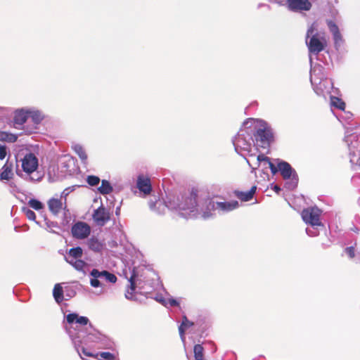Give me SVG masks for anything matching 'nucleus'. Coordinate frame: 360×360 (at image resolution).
<instances>
[{
  "mask_svg": "<svg viewBox=\"0 0 360 360\" xmlns=\"http://www.w3.org/2000/svg\"><path fill=\"white\" fill-rule=\"evenodd\" d=\"M330 103L333 107H335L339 110H344L345 108V103L339 98L335 96H330Z\"/></svg>",
  "mask_w": 360,
  "mask_h": 360,
  "instance_id": "nucleus-31",
  "label": "nucleus"
},
{
  "mask_svg": "<svg viewBox=\"0 0 360 360\" xmlns=\"http://www.w3.org/2000/svg\"><path fill=\"white\" fill-rule=\"evenodd\" d=\"M321 213V211L318 207H309L302 211V218L306 224L313 227L322 226L323 224L320 220Z\"/></svg>",
  "mask_w": 360,
  "mask_h": 360,
  "instance_id": "nucleus-14",
  "label": "nucleus"
},
{
  "mask_svg": "<svg viewBox=\"0 0 360 360\" xmlns=\"http://www.w3.org/2000/svg\"><path fill=\"white\" fill-rule=\"evenodd\" d=\"M39 166L38 158L32 153L26 154L21 160L22 169H18L16 174L23 179L36 182L41 179L42 176L37 172Z\"/></svg>",
  "mask_w": 360,
  "mask_h": 360,
  "instance_id": "nucleus-6",
  "label": "nucleus"
},
{
  "mask_svg": "<svg viewBox=\"0 0 360 360\" xmlns=\"http://www.w3.org/2000/svg\"><path fill=\"white\" fill-rule=\"evenodd\" d=\"M323 70V67L319 64L311 66L310 70V82L314 91L319 96L330 94L333 88V82L326 77Z\"/></svg>",
  "mask_w": 360,
  "mask_h": 360,
  "instance_id": "nucleus-5",
  "label": "nucleus"
},
{
  "mask_svg": "<svg viewBox=\"0 0 360 360\" xmlns=\"http://www.w3.org/2000/svg\"><path fill=\"white\" fill-rule=\"evenodd\" d=\"M22 212L28 219L35 221L36 214L32 210L27 207H23Z\"/></svg>",
  "mask_w": 360,
  "mask_h": 360,
  "instance_id": "nucleus-38",
  "label": "nucleus"
},
{
  "mask_svg": "<svg viewBox=\"0 0 360 360\" xmlns=\"http://www.w3.org/2000/svg\"><path fill=\"white\" fill-rule=\"evenodd\" d=\"M29 118H30L34 123L39 124L44 119L43 113L37 110H28Z\"/></svg>",
  "mask_w": 360,
  "mask_h": 360,
  "instance_id": "nucleus-27",
  "label": "nucleus"
},
{
  "mask_svg": "<svg viewBox=\"0 0 360 360\" xmlns=\"http://www.w3.org/2000/svg\"><path fill=\"white\" fill-rule=\"evenodd\" d=\"M345 252L350 258H353L354 257V249L353 247H348L345 248Z\"/></svg>",
  "mask_w": 360,
  "mask_h": 360,
  "instance_id": "nucleus-43",
  "label": "nucleus"
},
{
  "mask_svg": "<svg viewBox=\"0 0 360 360\" xmlns=\"http://www.w3.org/2000/svg\"><path fill=\"white\" fill-rule=\"evenodd\" d=\"M3 172L1 174V179L2 180H9L12 178V168L11 165H8L6 163L3 167Z\"/></svg>",
  "mask_w": 360,
  "mask_h": 360,
  "instance_id": "nucleus-29",
  "label": "nucleus"
},
{
  "mask_svg": "<svg viewBox=\"0 0 360 360\" xmlns=\"http://www.w3.org/2000/svg\"><path fill=\"white\" fill-rule=\"evenodd\" d=\"M100 181V178L97 176L90 175L86 177V182L91 186H97Z\"/></svg>",
  "mask_w": 360,
  "mask_h": 360,
  "instance_id": "nucleus-37",
  "label": "nucleus"
},
{
  "mask_svg": "<svg viewBox=\"0 0 360 360\" xmlns=\"http://www.w3.org/2000/svg\"><path fill=\"white\" fill-rule=\"evenodd\" d=\"M355 138L356 136L354 135H348L345 136V141L347 143L349 154L352 156L351 162L354 160L352 159L354 157L360 155V149H359V143L357 141H355L354 143L352 141Z\"/></svg>",
  "mask_w": 360,
  "mask_h": 360,
  "instance_id": "nucleus-20",
  "label": "nucleus"
},
{
  "mask_svg": "<svg viewBox=\"0 0 360 360\" xmlns=\"http://www.w3.org/2000/svg\"><path fill=\"white\" fill-rule=\"evenodd\" d=\"M274 190L278 192V191H280V188L278 186H274Z\"/></svg>",
  "mask_w": 360,
  "mask_h": 360,
  "instance_id": "nucleus-47",
  "label": "nucleus"
},
{
  "mask_svg": "<svg viewBox=\"0 0 360 360\" xmlns=\"http://www.w3.org/2000/svg\"><path fill=\"white\" fill-rule=\"evenodd\" d=\"M29 118L28 110H20L16 111L14 116V123L18 125H22L26 122Z\"/></svg>",
  "mask_w": 360,
  "mask_h": 360,
  "instance_id": "nucleus-23",
  "label": "nucleus"
},
{
  "mask_svg": "<svg viewBox=\"0 0 360 360\" xmlns=\"http://www.w3.org/2000/svg\"><path fill=\"white\" fill-rule=\"evenodd\" d=\"M256 188L257 187L255 186H253L248 191H236V195L238 197V198H239L242 201L247 202L252 198L253 195L256 191Z\"/></svg>",
  "mask_w": 360,
  "mask_h": 360,
  "instance_id": "nucleus-24",
  "label": "nucleus"
},
{
  "mask_svg": "<svg viewBox=\"0 0 360 360\" xmlns=\"http://www.w3.org/2000/svg\"><path fill=\"white\" fill-rule=\"evenodd\" d=\"M193 325V323L190 321L186 316L183 317L182 323L179 327V335L183 342H185V330Z\"/></svg>",
  "mask_w": 360,
  "mask_h": 360,
  "instance_id": "nucleus-25",
  "label": "nucleus"
},
{
  "mask_svg": "<svg viewBox=\"0 0 360 360\" xmlns=\"http://www.w3.org/2000/svg\"><path fill=\"white\" fill-rule=\"evenodd\" d=\"M269 168L270 169V170L273 174H276L279 171V169L278 168V165L275 166V165L272 162L271 165H269Z\"/></svg>",
  "mask_w": 360,
  "mask_h": 360,
  "instance_id": "nucleus-44",
  "label": "nucleus"
},
{
  "mask_svg": "<svg viewBox=\"0 0 360 360\" xmlns=\"http://www.w3.org/2000/svg\"><path fill=\"white\" fill-rule=\"evenodd\" d=\"M120 213V207H117L115 210L116 215H119Z\"/></svg>",
  "mask_w": 360,
  "mask_h": 360,
  "instance_id": "nucleus-46",
  "label": "nucleus"
},
{
  "mask_svg": "<svg viewBox=\"0 0 360 360\" xmlns=\"http://www.w3.org/2000/svg\"><path fill=\"white\" fill-rule=\"evenodd\" d=\"M179 303L177 301L173 298H169L166 300V302L165 303V306H170V307H175L177 306Z\"/></svg>",
  "mask_w": 360,
  "mask_h": 360,
  "instance_id": "nucleus-40",
  "label": "nucleus"
},
{
  "mask_svg": "<svg viewBox=\"0 0 360 360\" xmlns=\"http://www.w3.org/2000/svg\"><path fill=\"white\" fill-rule=\"evenodd\" d=\"M254 119L245 121L237 134L233 138L232 142L236 152L240 155L248 158L254 152H257L253 146V134L255 127L252 125Z\"/></svg>",
  "mask_w": 360,
  "mask_h": 360,
  "instance_id": "nucleus-3",
  "label": "nucleus"
},
{
  "mask_svg": "<svg viewBox=\"0 0 360 360\" xmlns=\"http://www.w3.org/2000/svg\"><path fill=\"white\" fill-rule=\"evenodd\" d=\"M63 206L61 199L52 198L48 201L49 209L54 215H57L61 211Z\"/></svg>",
  "mask_w": 360,
  "mask_h": 360,
  "instance_id": "nucleus-21",
  "label": "nucleus"
},
{
  "mask_svg": "<svg viewBox=\"0 0 360 360\" xmlns=\"http://www.w3.org/2000/svg\"><path fill=\"white\" fill-rule=\"evenodd\" d=\"M306 44L309 50V61L311 67L313 66L314 58L318 59V55L326 48L327 41L325 34L318 31L316 22H313L307 29L306 34Z\"/></svg>",
  "mask_w": 360,
  "mask_h": 360,
  "instance_id": "nucleus-4",
  "label": "nucleus"
},
{
  "mask_svg": "<svg viewBox=\"0 0 360 360\" xmlns=\"http://www.w3.org/2000/svg\"><path fill=\"white\" fill-rule=\"evenodd\" d=\"M257 153L254 152L248 158H246V162L251 168V173H255L259 167H261L264 172V170L269 169V165L271 164L269 158Z\"/></svg>",
  "mask_w": 360,
  "mask_h": 360,
  "instance_id": "nucleus-12",
  "label": "nucleus"
},
{
  "mask_svg": "<svg viewBox=\"0 0 360 360\" xmlns=\"http://www.w3.org/2000/svg\"><path fill=\"white\" fill-rule=\"evenodd\" d=\"M155 200L150 199L148 202L149 207L150 210L155 212L158 214L161 213V211L158 209L160 207H162V208L165 207V205H163L160 201H158L155 198H154Z\"/></svg>",
  "mask_w": 360,
  "mask_h": 360,
  "instance_id": "nucleus-32",
  "label": "nucleus"
},
{
  "mask_svg": "<svg viewBox=\"0 0 360 360\" xmlns=\"http://www.w3.org/2000/svg\"><path fill=\"white\" fill-rule=\"evenodd\" d=\"M136 186L143 196L149 195L152 191V186L149 178L139 175L137 179Z\"/></svg>",
  "mask_w": 360,
  "mask_h": 360,
  "instance_id": "nucleus-17",
  "label": "nucleus"
},
{
  "mask_svg": "<svg viewBox=\"0 0 360 360\" xmlns=\"http://www.w3.org/2000/svg\"><path fill=\"white\" fill-rule=\"evenodd\" d=\"M89 322V320L86 316H79L76 313H70L66 316L65 330L81 358L82 357L79 348L84 339L86 338L88 340L95 341L93 337L95 336L96 339L98 338L96 336V334L91 333L94 329Z\"/></svg>",
  "mask_w": 360,
  "mask_h": 360,
  "instance_id": "nucleus-2",
  "label": "nucleus"
},
{
  "mask_svg": "<svg viewBox=\"0 0 360 360\" xmlns=\"http://www.w3.org/2000/svg\"><path fill=\"white\" fill-rule=\"evenodd\" d=\"M6 155V148L0 144V160H4Z\"/></svg>",
  "mask_w": 360,
  "mask_h": 360,
  "instance_id": "nucleus-41",
  "label": "nucleus"
},
{
  "mask_svg": "<svg viewBox=\"0 0 360 360\" xmlns=\"http://www.w3.org/2000/svg\"><path fill=\"white\" fill-rule=\"evenodd\" d=\"M28 205L32 207V209L39 211L44 208V205L41 202L37 199L32 198L30 199L28 202Z\"/></svg>",
  "mask_w": 360,
  "mask_h": 360,
  "instance_id": "nucleus-34",
  "label": "nucleus"
},
{
  "mask_svg": "<svg viewBox=\"0 0 360 360\" xmlns=\"http://www.w3.org/2000/svg\"><path fill=\"white\" fill-rule=\"evenodd\" d=\"M278 168L283 178L286 180L285 187L293 190L297 186L298 177L295 169L287 162L278 160Z\"/></svg>",
  "mask_w": 360,
  "mask_h": 360,
  "instance_id": "nucleus-9",
  "label": "nucleus"
},
{
  "mask_svg": "<svg viewBox=\"0 0 360 360\" xmlns=\"http://www.w3.org/2000/svg\"><path fill=\"white\" fill-rule=\"evenodd\" d=\"M156 300H158V302H160V303H162V304L165 305V303L166 302V300L165 299H162V297H156Z\"/></svg>",
  "mask_w": 360,
  "mask_h": 360,
  "instance_id": "nucleus-45",
  "label": "nucleus"
},
{
  "mask_svg": "<svg viewBox=\"0 0 360 360\" xmlns=\"http://www.w3.org/2000/svg\"><path fill=\"white\" fill-rule=\"evenodd\" d=\"M276 3L281 6L285 5L288 9L292 12L308 11L311 8V4L309 0H276Z\"/></svg>",
  "mask_w": 360,
  "mask_h": 360,
  "instance_id": "nucleus-13",
  "label": "nucleus"
},
{
  "mask_svg": "<svg viewBox=\"0 0 360 360\" xmlns=\"http://www.w3.org/2000/svg\"><path fill=\"white\" fill-rule=\"evenodd\" d=\"M204 349L201 345H195L193 348L195 360H204Z\"/></svg>",
  "mask_w": 360,
  "mask_h": 360,
  "instance_id": "nucleus-33",
  "label": "nucleus"
},
{
  "mask_svg": "<svg viewBox=\"0 0 360 360\" xmlns=\"http://www.w3.org/2000/svg\"><path fill=\"white\" fill-rule=\"evenodd\" d=\"M323 225L322 226H316L314 227L310 226L309 227H307L306 229V233L308 236L311 237L316 236L319 234V229L323 228Z\"/></svg>",
  "mask_w": 360,
  "mask_h": 360,
  "instance_id": "nucleus-36",
  "label": "nucleus"
},
{
  "mask_svg": "<svg viewBox=\"0 0 360 360\" xmlns=\"http://www.w3.org/2000/svg\"><path fill=\"white\" fill-rule=\"evenodd\" d=\"M98 191L103 195L109 194L112 191V187L107 180H103L101 181V186L98 187Z\"/></svg>",
  "mask_w": 360,
  "mask_h": 360,
  "instance_id": "nucleus-30",
  "label": "nucleus"
},
{
  "mask_svg": "<svg viewBox=\"0 0 360 360\" xmlns=\"http://www.w3.org/2000/svg\"><path fill=\"white\" fill-rule=\"evenodd\" d=\"M129 282L130 283V285L125 293V297L127 300L134 299L133 294L136 286H138L141 290H143L146 293H149L153 290V288L151 286H148L147 281H145L143 278H142V276H139L138 275L135 269H133L131 277L129 279Z\"/></svg>",
  "mask_w": 360,
  "mask_h": 360,
  "instance_id": "nucleus-10",
  "label": "nucleus"
},
{
  "mask_svg": "<svg viewBox=\"0 0 360 360\" xmlns=\"http://www.w3.org/2000/svg\"><path fill=\"white\" fill-rule=\"evenodd\" d=\"M83 250L80 247L70 249L65 256V261L77 271L86 274L89 269V264L82 259Z\"/></svg>",
  "mask_w": 360,
  "mask_h": 360,
  "instance_id": "nucleus-8",
  "label": "nucleus"
},
{
  "mask_svg": "<svg viewBox=\"0 0 360 360\" xmlns=\"http://www.w3.org/2000/svg\"><path fill=\"white\" fill-rule=\"evenodd\" d=\"M82 352L86 356H91L98 360H116V356L108 352H98L96 354L87 351L84 347H82Z\"/></svg>",
  "mask_w": 360,
  "mask_h": 360,
  "instance_id": "nucleus-19",
  "label": "nucleus"
},
{
  "mask_svg": "<svg viewBox=\"0 0 360 360\" xmlns=\"http://www.w3.org/2000/svg\"><path fill=\"white\" fill-rule=\"evenodd\" d=\"M72 191L71 188H65L60 195V198H64L65 201L66 200V197L69 195V193Z\"/></svg>",
  "mask_w": 360,
  "mask_h": 360,
  "instance_id": "nucleus-42",
  "label": "nucleus"
},
{
  "mask_svg": "<svg viewBox=\"0 0 360 360\" xmlns=\"http://www.w3.org/2000/svg\"><path fill=\"white\" fill-rule=\"evenodd\" d=\"M90 284L94 288H102L104 281L111 283H115L117 281L115 275L105 270L100 271L96 269H94L90 272Z\"/></svg>",
  "mask_w": 360,
  "mask_h": 360,
  "instance_id": "nucleus-11",
  "label": "nucleus"
},
{
  "mask_svg": "<svg viewBox=\"0 0 360 360\" xmlns=\"http://www.w3.org/2000/svg\"><path fill=\"white\" fill-rule=\"evenodd\" d=\"M92 217L96 224L101 226H104L110 220V214L103 206L95 210Z\"/></svg>",
  "mask_w": 360,
  "mask_h": 360,
  "instance_id": "nucleus-16",
  "label": "nucleus"
},
{
  "mask_svg": "<svg viewBox=\"0 0 360 360\" xmlns=\"http://www.w3.org/2000/svg\"><path fill=\"white\" fill-rule=\"evenodd\" d=\"M0 140L13 143L16 141L17 136L15 134H8L7 132H1Z\"/></svg>",
  "mask_w": 360,
  "mask_h": 360,
  "instance_id": "nucleus-35",
  "label": "nucleus"
},
{
  "mask_svg": "<svg viewBox=\"0 0 360 360\" xmlns=\"http://www.w3.org/2000/svg\"><path fill=\"white\" fill-rule=\"evenodd\" d=\"M87 245L91 250L96 252H101L105 247V243L94 236L88 240Z\"/></svg>",
  "mask_w": 360,
  "mask_h": 360,
  "instance_id": "nucleus-22",
  "label": "nucleus"
},
{
  "mask_svg": "<svg viewBox=\"0 0 360 360\" xmlns=\"http://www.w3.org/2000/svg\"><path fill=\"white\" fill-rule=\"evenodd\" d=\"M237 200L228 202H214L212 199H199L195 191H192L189 196L174 197L165 202L169 209L177 210L184 218H202L207 219L214 214V212L224 214L238 207Z\"/></svg>",
  "mask_w": 360,
  "mask_h": 360,
  "instance_id": "nucleus-1",
  "label": "nucleus"
},
{
  "mask_svg": "<svg viewBox=\"0 0 360 360\" xmlns=\"http://www.w3.org/2000/svg\"><path fill=\"white\" fill-rule=\"evenodd\" d=\"M252 125L255 127L253 134V146L258 150L259 148H267L273 139L271 129L262 120H254Z\"/></svg>",
  "mask_w": 360,
  "mask_h": 360,
  "instance_id": "nucleus-7",
  "label": "nucleus"
},
{
  "mask_svg": "<svg viewBox=\"0 0 360 360\" xmlns=\"http://www.w3.org/2000/svg\"><path fill=\"white\" fill-rule=\"evenodd\" d=\"M72 148L75 153L79 157L82 162L85 164L87 160V155L83 147L79 144L75 143L72 146Z\"/></svg>",
  "mask_w": 360,
  "mask_h": 360,
  "instance_id": "nucleus-28",
  "label": "nucleus"
},
{
  "mask_svg": "<svg viewBox=\"0 0 360 360\" xmlns=\"http://www.w3.org/2000/svg\"><path fill=\"white\" fill-rule=\"evenodd\" d=\"M327 24L330 32L333 34L335 46L337 49H339L343 44V39L339 31L338 27L332 20H328Z\"/></svg>",
  "mask_w": 360,
  "mask_h": 360,
  "instance_id": "nucleus-18",
  "label": "nucleus"
},
{
  "mask_svg": "<svg viewBox=\"0 0 360 360\" xmlns=\"http://www.w3.org/2000/svg\"><path fill=\"white\" fill-rule=\"evenodd\" d=\"M71 233L76 239H85L91 233V227L86 222L77 221L72 226Z\"/></svg>",
  "mask_w": 360,
  "mask_h": 360,
  "instance_id": "nucleus-15",
  "label": "nucleus"
},
{
  "mask_svg": "<svg viewBox=\"0 0 360 360\" xmlns=\"http://www.w3.org/2000/svg\"><path fill=\"white\" fill-rule=\"evenodd\" d=\"M63 293H64V291H63V287L61 286V284H60V283L56 284L53 288V295L55 300L58 304L61 303L64 300Z\"/></svg>",
  "mask_w": 360,
  "mask_h": 360,
  "instance_id": "nucleus-26",
  "label": "nucleus"
},
{
  "mask_svg": "<svg viewBox=\"0 0 360 360\" xmlns=\"http://www.w3.org/2000/svg\"><path fill=\"white\" fill-rule=\"evenodd\" d=\"M65 296L68 298L73 297L76 295L75 290L73 289L72 287H70V286L65 287Z\"/></svg>",
  "mask_w": 360,
  "mask_h": 360,
  "instance_id": "nucleus-39",
  "label": "nucleus"
}]
</instances>
